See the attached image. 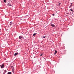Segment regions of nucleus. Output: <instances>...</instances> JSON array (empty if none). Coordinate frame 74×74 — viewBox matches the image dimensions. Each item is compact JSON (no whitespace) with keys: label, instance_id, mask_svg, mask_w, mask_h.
<instances>
[{"label":"nucleus","instance_id":"obj_1","mask_svg":"<svg viewBox=\"0 0 74 74\" xmlns=\"http://www.w3.org/2000/svg\"><path fill=\"white\" fill-rule=\"evenodd\" d=\"M0 66L1 67V69H3V68L4 67V66H5L4 64H2V65H1Z\"/></svg>","mask_w":74,"mask_h":74},{"label":"nucleus","instance_id":"obj_2","mask_svg":"<svg viewBox=\"0 0 74 74\" xmlns=\"http://www.w3.org/2000/svg\"><path fill=\"white\" fill-rule=\"evenodd\" d=\"M18 53H15L14 54V56H16V55H18Z\"/></svg>","mask_w":74,"mask_h":74},{"label":"nucleus","instance_id":"obj_3","mask_svg":"<svg viewBox=\"0 0 74 74\" xmlns=\"http://www.w3.org/2000/svg\"><path fill=\"white\" fill-rule=\"evenodd\" d=\"M55 53H54V55H56V53H57V52H58V51L56 50H55Z\"/></svg>","mask_w":74,"mask_h":74},{"label":"nucleus","instance_id":"obj_4","mask_svg":"<svg viewBox=\"0 0 74 74\" xmlns=\"http://www.w3.org/2000/svg\"><path fill=\"white\" fill-rule=\"evenodd\" d=\"M51 26H52V27H55V25L53 24H51Z\"/></svg>","mask_w":74,"mask_h":74},{"label":"nucleus","instance_id":"obj_5","mask_svg":"<svg viewBox=\"0 0 74 74\" xmlns=\"http://www.w3.org/2000/svg\"><path fill=\"white\" fill-rule=\"evenodd\" d=\"M8 5H10V6H12V5H11V3H8Z\"/></svg>","mask_w":74,"mask_h":74},{"label":"nucleus","instance_id":"obj_6","mask_svg":"<svg viewBox=\"0 0 74 74\" xmlns=\"http://www.w3.org/2000/svg\"><path fill=\"white\" fill-rule=\"evenodd\" d=\"M22 36H20L19 37V39H21V38H22Z\"/></svg>","mask_w":74,"mask_h":74},{"label":"nucleus","instance_id":"obj_7","mask_svg":"<svg viewBox=\"0 0 74 74\" xmlns=\"http://www.w3.org/2000/svg\"><path fill=\"white\" fill-rule=\"evenodd\" d=\"M3 1L4 3H6V2H7V1L6 0H4Z\"/></svg>","mask_w":74,"mask_h":74},{"label":"nucleus","instance_id":"obj_8","mask_svg":"<svg viewBox=\"0 0 74 74\" xmlns=\"http://www.w3.org/2000/svg\"><path fill=\"white\" fill-rule=\"evenodd\" d=\"M44 54V53H42L40 54V56H42V55Z\"/></svg>","mask_w":74,"mask_h":74},{"label":"nucleus","instance_id":"obj_9","mask_svg":"<svg viewBox=\"0 0 74 74\" xmlns=\"http://www.w3.org/2000/svg\"><path fill=\"white\" fill-rule=\"evenodd\" d=\"M8 74H11V72H9L8 73Z\"/></svg>","mask_w":74,"mask_h":74},{"label":"nucleus","instance_id":"obj_10","mask_svg":"<svg viewBox=\"0 0 74 74\" xmlns=\"http://www.w3.org/2000/svg\"><path fill=\"white\" fill-rule=\"evenodd\" d=\"M36 33H35L34 34H33V36H34L35 35H36Z\"/></svg>","mask_w":74,"mask_h":74},{"label":"nucleus","instance_id":"obj_11","mask_svg":"<svg viewBox=\"0 0 74 74\" xmlns=\"http://www.w3.org/2000/svg\"><path fill=\"white\" fill-rule=\"evenodd\" d=\"M45 37H45V36H42V38H45Z\"/></svg>","mask_w":74,"mask_h":74},{"label":"nucleus","instance_id":"obj_12","mask_svg":"<svg viewBox=\"0 0 74 74\" xmlns=\"http://www.w3.org/2000/svg\"><path fill=\"white\" fill-rule=\"evenodd\" d=\"M12 72H13V73H14V69L12 70Z\"/></svg>","mask_w":74,"mask_h":74},{"label":"nucleus","instance_id":"obj_13","mask_svg":"<svg viewBox=\"0 0 74 74\" xmlns=\"http://www.w3.org/2000/svg\"><path fill=\"white\" fill-rule=\"evenodd\" d=\"M70 10L71 11H72V12H73V10H72V9H70Z\"/></svg>","mask_w":74,"mask_h":74},{"label":"nucleus","instance_id":"obj_14","mask_svg":"<svg viewBox=\"0 0 74 74\" xmlns=\"http://www.w3.org/2000/svg\"><path fill=\"white\" fill-rule=\"evenodd\" d=\"M60 4H61V3H59V5H60Z\"/></svg>","mask_w":74,"mask_h":74},{"label":"nucleus","instance_id":"obj_15","mask_svg":"<svg viewBox=\"0 0 74 74\" xmlns=\"http://www.w3.org/2000/svg\"><path fill=\"white\" fill-rule=\"evenodd\" d=\"M7 72V71L6 70H5V71L4 72V73H6Z\"/></svg>","mask_w":74,"mask_h":74},{"label":"nucleus","instance_id":"obj_16","mask_svg":"<svg viewBox=\"0 0 74 74\" xmlns=\"http://www.w3.org/2000/svg\"><path fill=\"white\" fill-rule=\"evenodd\" d=\"M52 15H53L54 16H55V14H53Z\"/></svg>","mask_w":74,"mask_h":74},{"label":"nucleus","instance_id":"obj_17","mask_svg":"<svg viewBox=\"0 0 74 74\" xmlns=\"http://www.w3.org/2000/svg\"><path fill=\"white\" fill-rule=\"evenodd\" d=\"M11 25H12V24H10V25L11 26Z\"/></svg>","mask_w":74,"mask_h":74},{"label":"nucleus","instance_id":"obj_18","mask_svg":"<svg viewBox=\"0 0 74 74\" xmlns=\"http://www.w3.org/2000/svg\"><path fill=\"white\" fill-rule=\"evenodd\" d=\"M68 14H69V13H66Z\"/></svg>","mask_w":74,"mask_h":74},{"label":"nucleus","instance_id":"obj_19","mask_svg":"<svg viewBox=\"0 0 74 74\" xmlns=\"http://www.w3.org/2000/svg\"><path fill=\"white\" fill-rule=\"evenodd\" d=\"M71 7V5L69 7Z\"/></svg>","mask_w":74,"mask_h":74},{"label":"nucleus","instance_id":"obj_20","mask_svg":"<svg viewBox=\"0 0 74 74\" xmlns=\"http://www.w3.org/2000/svg\"><path fill=\"white\" fill-rule=\"evenodd\" d=\"M10 23H11V22H10Z\"/></svg>","mask_w":74,"mask_h":74}]
</instances>
